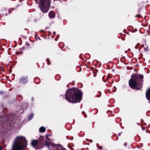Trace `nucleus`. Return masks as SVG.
I'll return each instance as SVG.
<instances>
[{
	"mask_svg": "<svg viewBox=\"0 0 150 150\" xmlns=\"http://www.w3.org/2000/svg\"><path fill=\"white\" fill-rule=\"evenodd\" d=\"M137 16H139V17H141V16L140 15H139V14H138V15H136L135 17H137Z\"/></svg>",
	"mask_w": 150,
	"mask_h": 150,
	"instance_id": "obj_13",
	"label": "nucleus"
},
{
	"mask_svg": "<svg viewBox=\"0 0 150 150\" xmlns=\"http://www.w3.org/2000/svg\"><path fill=\"white\" fill-rule=\"evenodd\" d=\"M118 134L120 136V134Z\"/></svg>",
	"mask_w": 150,
	"mask_h": 150,
	"instance_id": "obj_22",
	"label": "nucleus"
},
{
	"mask_svg": "<svg viewBox=\"0 0 150 150\" xmlns=\"http://www.w3.org/2000/svg\"><path fill=\"white\" fill-rule=\"evenodd\" d=\"M142 129L143 130H144L145 129V127H143L142 128Z\"/></svg>",
	"mask_w": 150,
	"mask_h": 150,
	"instance_id": "obj_16",
	"label": "nucleus"
},
{
	"mask_svg": "<svg viewBox=\"0 0 150 150\" xmlns=\"http://www.w3.org/2000/svg\"><path fill=\"white\" fill-rule=\"evenodd\" d=\"M25 138L22 137H17L15 139L12 147V150H23L27 145Z\"/></svg>",
	"mask_w": 150,
	"mask_h": 150,
	"instance_id": "obj_2",
	"label": "nucleus"
},
{
	"mask_svg": "<svg viewBox=\"0 0 150 150\" xmlns=\"http://www.w3.org/2000/svg\"><path fill=\"white\" fill-rule=\"evenodd\" d=\"M39 130L41 132H44L45 131V129L44 127H41L40 128Z\"/></svg>",
	"mask_w": 150,
	"mask_h": 150,
	"instance_id": "obj_10",
	"label": "nucleus"
},
{
	"mask_svg": "<svg viewBox=\"0 0 150 150\" xmlns=\"http://www.w3.org/2000/svg\"><path fill=\"white\" fill-rule=\"evenodd\" d=\"M139 77L141 79H142L143 78V76L142 75H140L139 76Z\"/></svg>",
	"mask_w": 150,
	"mask_h": 150,
	"instance_id": "obj_12",
	"label": "nucleus"
},
{
	"mask_svg": "<svg viewBox=\"0 0 150 150\" xmlns=\"http://www.w3.org/2000/svg\"><path fill=\"white\" fill-rule=\"evenodd\" d=\"M28 82V78L27 77H22L20 80V82L22 83H26Z\"/></svg>",
	"mask_w": 150,
	"mask_h": 150,
	"instance_id": "obj_7",
	"label": "nucleus"
},
{
	"mask_svg": "<svg viewBox=\"0 0 150 150\" xmlns=\"http://www.w3.org/2000/svg\"><path fill=\"white\" fill-rule=\"evenodd\" d=\"M134 70V71H136V69H135Z\"/></svg>",
	"mask_w": 150,
	"mask_h": 150,
	"instance_id": "obj_21",
	"label": "nucleus"
},
{
	"mask_svg": "<svg viewBox=\"0 0 150 150\" xmlns=\"http://www.w3.org/2000/svg\"><path fill=\"white\" fill-rule=\"evenodd\" d=\"M46 139H47V140H50V139H49V137H48V136H46Z\"/></svg>",
	"mask_w": 150,
	"mask_h": 150,
	"instance_id": "obj_14",
	"label": "nucleus"
},
{
	"mask_svg": "<svg viewBox=\"0 0 150 150\" xmlns=\"http://www.w3.org/2000/svg\"><path fill=\"white\" fill-rule=\"evenodd\" d=\"M30 117H31V118L30 119H31L33 117V115H30Z\"/></svg>",
	"mask_w": 150,
	"mask_h": 150,
	"instance_id": "obj_18",
	"label": "nucleus"
},
{
	"mask_svg": "<svg viewBox=\"0 0 150 150\" xmlns=\"http://www.w3.org/2000/svg\"><path fill=\"white\" fill-rule=\"evenodd\" d=\"M38 142L37 140H33L31 142V144L35 148H36L38 145Z\"/></svg>",
	"mask_w": 150,
	"mask_h": 150,
	"instance_id": "obj_6",
	"label": "nucleus"
},
{
	"mask_svg": "<svg viewBox=\"0 0 150 150\" xmlns=\"http://www.w3.org/2000/svg\"><path fill=\"white\" fill-rule=\"evenodd\" d=\"M50 5L49 0H41L39 7L41 11L45 13L47 12Z\"/></svg>",
	"mask_w": 150,
	"mask_h": 150,
	"instance_id": "obj_3",
	"label": "nucleus"
},
{
	"mask_svg": "<svg viewBox=\"0 0 150 150\" xmlns=\"http://www.w3.org/2000/svg\"><path fill=\"white\" fill-rule=\"evenodd\" d=\"M110 77V76H109L108 77H107V78H109Z\"/></svg>",
	"mask_w": 150,
	"mask_h": 150,
	"instance_id": "obj_19",
	"label": "nucleus"
},
{
	"mask_svg": "<svg viewBox=\"0 0 150 150\" xmlns=\"http://www.w3.org/2000/svg\"><path fill=\"white\" fill-rule=\"evenodd\" d=\"M46 144L48 147L49 150H55V145L54 144H52L51 143H50L49 144H47V142H46Z\"/></svg>",
	"mask_w": 150,
	"mask_h": 150,
	"instance_id": "obj_5",
	"label": "nucleus"
},
{
	"mask_svg": "<svg viewBox=\"0 0 150 150\" xmlns=\"http://www.w3.org/2000/svg\"><path fill=\"white\" fill-rule=\"evenodd\" d=\"M30 117H31V118L30 119H31L33 117V115H30Z\"/></svg>",
	"mask_w": 150,
	"mask_h": 150,
	"instance_id": "obj_17",
	"label": "nucleus"
},
{
	"mask_svg": "<svg viewBox=\"0 0 150 150\" xmlns=\"http://www.w3.org/2000/svg\"><path fill=\"white\" fill-rule=\"evenodd\" d=\"M129 85L130 87H131V79H130L129 81Z\"/></svg>",
	"mask_w": 150,
	"mask_h": 150,
	"instance_id": "obj_11",
	"label": "nucleus"
},
{
	"mask_svg": "<svg viewBox=\"0 0 150 150\" xmlns=\"http://www.w3.org/2000/svg\"><path fill=\"white\" fill-rule=\"evenodd\" d=\"M65 96L66 99L70 102H79L82 96L81 92L77 89H69L65 94Z\"/></svg>",
	"mask_w": 150,
	"mask_h": 150,
	"instance_id": "obj_1",
	"label": "nucleus"
},
{
	"mask_svg": "<svg viewBox=\"0 0 150 150\" xmlns=\"http://www.w3.org/2000/svg\"><path fill=\"white\" fill-rule=\"evenodd\" d=\"M132 88L134 89L139 90L141 88V85L137 79H132Z\"/></svg>",
	"mask_w": 150,
	"mask_h": 150,
	"instance_id": "obj_4",
	"label": "nucleus"
},
{
	"mask_svg": "<svg viewBox=\"0 0 150 150\" xmlns=\"http://www.w3.org/2000/svg\"><path fill=\"white\" fill-rule=\"evenodd\" d=\"M146 97L148 100H150V88L147 90L146 92Z\"/></svg>",
	"mask_w": 150,
	"mask_h": 150,
	"instance_id": "obj_8",
	"label": "nucleus"
},
{
	"mask_svg": "<svg viewBox=\"0 0 150 150\" xmlns=\"http://www.w3.org/2000/svg\"><path fill=\"white\" fill-rule=\"evenodd\" d=\"M127 144L126 143H125L124 144V145L125 146H126L127 145Z\"/></svg>",
	"mask_w": 150,
	"mask_h": 150,
	"instance_id": "obj_15",
	"label": "nucleus"
},
{
	"mask_svg": "<svg viewBox=\"0 0 150 150\" xmlns=\"http://www.w3.org/2000/svg\"><path fill=\"white\" fill-rule=\"evenodd\" d=\"M113 92H115V90L114 91H113Z\"/></svg>",
	"mask_w": 150,
	"mask_h": 150,
	"instance_id": "obj_23",
	"label": "nucleus"
},
{
	"mask_svg": "<svg viewBox=\"0 0 150 150\" xmlns=\"http://www.w3.org/2000/svg\"><path fill=\"white\" fill-rule=\"evenodd\" d=\"M0 150H1V149L0 146Z\"/></svg>",
	"mask_w": 150,
	"mask_h": 150,
	"instance_id": "obj_20",
	"label": "nucleus"
},
{
	"mask_svg": "<svg viewBox=\"0 0 150 150\" xmlns=\"http://www.w3.org/2000/svg\"><path fill=\"white\" fill-rule=\"evenodd\" d=\"M49 17L51 18H53L54 17L55 14L54 12L53 11L50 12L49 13Z\"/></svg>",
	"mask_w": 150,
	"mask_h": 150,
	"instance_id": "obj_9",
	"label": "nucleus"
}]
</instances>
